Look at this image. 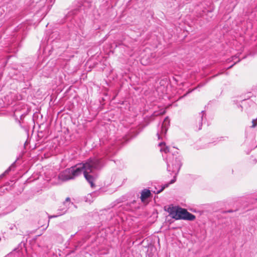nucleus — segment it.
Returning a JSON list of instances; mask_svg holds the SVG:
<instances>
[{"label": "nucleus", "instance_id": "nucleus-1", "mask_svg": "<svg viewBox=\"0 0 257 257\" xmlns=\"http://www.w3.org/2000/svg\"><path fill=\"white\" fill-rule=\"evenodd\" d=\"M167 211L170 215L176 220L184 219L192 221L195 219L194 215L187 211L186 209L179 207H169Z\"/></svg>", "mask_w": 257, "mask_h": 257}, {"label": "nucleus", "instance_id": "nucleus-2", "mask_svg": "<svg viewBox=\"0 0 257 257\" xmlns=\"http://www.w3.org/2000/svg\"><path fill=\"white\" fill-rule=\"evenodd\" d=\"M78 166L82 174L83 170L89 171V172L100 170L103 167V164L101 159L94 157L89 158L84 163Z\"/></svg>", "mask_w": 257, "mask_h": 257}, {"label": "nucleus", "instance_id": "nucleus-3", "mask_svg": "<svg viewBox=\"0 0 257 257\" xmlns=\"http://www.w3.org/2000/svg\"><path fill=\"white\" fill-rule=\"evenodd\" d=\"M81 174V169L79 168L78 165H77L61 172L58 175V179L65 182L74 179Z\"/></svg>", "mask_w": 257, "mask_h": 257}, {"label": "nucleus", "instance_id": "nucleus-4", "mask_svg": "<svg viewBox=\"0 0 257 257\" xmlns=\"http://www.w3.org/2000/svg\"><path fill=\"white\" fill-rule=\"evenodd\" d=\"M172 168H171L170 165L168 164V170L169 171H172L173 172H178L182 166V163L179 158H176L175 162L172 163Z\"/></svg>", "mask_w": 257, "mask_h": 257}, {"label": "nucleus", "instance_id": "nucleus-5", "mask_svg": "<svg viewBox=\"0 0 257 257\" xmlns=\"http://www.w3.org/2000/svg\"><path fill=\"white\" fill-rule=\"evenodd\" d=\"M82 172L83 173L84 178L87 180V181L90 184L91 187H95V185L93 182L96 178L93 175L90 174L91 172H89V171L83 170V171Z\"/></svg>", "mask_w": 257, "mask_h": 257}, {"label": "nucleus", "instance_id": "nucleus-6", "mask_svg": "<svg viewBox=\"0 0 257 257\" xmlns=\"http://www.w3.org/2000/svg\"><path fill=\"white\" fill-rule=\"evenodd\" d=\"M205 114V111L202 110L200 113H199L198 116L196 117V122L195 124L196 130L199 131L201 129L202 126L203 118Z\"/></svg>", "mask_w": 257, "mask_h": 257}, {"label": "nucleus", "instance_id": "nucleus-7", "mask_svg": "<svg viewBox=\"0 0 257 257\" xmlns=\"http://www.w3.org/2000/svg\"><path fill=\"white\" fill-rule=\"evenodd\" d=\"M151 195V193L150 190L145 189L141 192V199L142 202H144L145 200L150 197Z\"/></svg>", "mask_w": 257, "mask_h": 257}, {"label": "nucleus", "instance_id": "nucleus-8", "mask_svg": "<svg viewBox=\"0 0 257 257\" xmlns=\"http://www.w3.org/2000/svg\"><path fill=\"white\" fill-rule=\"evenodd\" d=\"M176 181V177H174V178L170 181L169 183L165 184L163 186H162V188L160 190H158L156 192V194H159L164 190L166 188L168 187L170 184L174 183Z\"/></svg>", "mask_w": 257, "mask_h": 257}, {"label": "nucleus", "instance_id": "nucleus-9", "mask_svg": "<svg viewBox=\"0 0 257 257\" xmlns=\"http://www.w3.org/2000/svg\"><path fill=\"white\" fill-rule=\"evenodd\" d=\"M161 151L164 152L165 153H167L169 152V148L168 147H165L161 149Z\"/></svg>", "mask_w": 257, "mask_h": 257}, {"label": "nucleus", "instance_id": "nucleus-10", "mask_svg": "<svg viewBox=\"0 0 257 257\" xmlns=\"http://www.w3.org/2000/svg\"><path fill=\"white\" fill-rule=\"evenodd\" d=\"M252 124L251 127H255L257 125V123L256 122V119H253L252 120Z\"/></svg>", "mask_w": 257, "mask_h": 257}, {"label": "nucleus", "instance_id": "nucleus-11", "mask_svg": "<svg viewBox=\"0 0 257 257\" xmlns=\"http://www.w3.org/2000/svg\"><path fill=\"white\" fill-rule=\"evenodd\" d=\"M67 202L70 203V198L69 197H67L65 199V201L63 202L64 204H65Z\"/></svg>", "mask_w": 257, "mask_h": 257}, {"label": "nucleus", "instance_id": "nucleus-12", "mask_svg": "<svg viewBox=\"0 0 257 257\" xmlns=\"http://www.w3.org/2000/svg\"><path fill=\"white\" fill-rule=\"evenodd\" d=\"M11 170V167H9L7 170L5 171V173L8 174Z\"/></svg>", "mask_w": 257, "mask_h": 257}, {"label": "nucleus", "instance_id": "nucleus-13", "mask_svg": "<svg viewBox=\"0 0 257 257\" xmlns=\"http://www.w3.org/2000/svg\"><path fill=\"white\" fill-rule=\"evenodd\" d=\"M240 61V60L239 59L236 62L234 63L233 65H232L231 66H230V67H229L228 68L229 69V68H231V67H232V66L233 65H234L237 62H238Z\"/></svg>", "mask_w": 257, "mask_h": 257}, {"label": "nucleus", "instance_id": "nucleus-14", "mask_svg": "<svg viewBox=\"0 0 257 257\" xmlns=\"http://www.w3.org/2000/svg\"><path fill=\"white\" fill-rule=\"evenodd\" d=\"M233 211L232 210H227L226 211H225L224 212L225 213H231V212H233Z\"/></svg>", "mask_w": 257, "mask_h": 257}, {"label": "nucleus", "instance_id": "nucleus-15", "mask_svg": "<svg viewBox=\"0 0 257 257\" xmlns=\"http://www.w3.org/2000/svg\"><path fill=\"white\" fill-rule=\"evenodd\" d=\"M165 113V110H163L162 111L160 112L159 113L161 115H163Z\"/></svg>", "mask_w": 257, "mask_h": 257}, {"label": "nucleus", "instance_id": "nucleus-16", "mask_svg": "<svg viewBox=\"0 0 257 257\" xmlns=\"http://www.w3.org/2000/svg\"><path fill=\"white\" fill-rule=\"evenodd\" d=\"M5 175H6V174L4 172L3 174H2V175H0V178H2V177H3Z\"/></svg>", "mask_w": 257, "mask_h": 257}, {"label": "nucleus", "instance_id": "nucleus-17", "mask_svg": "<svg viewBox=\"0 0 257 257\" xmlns=\"http://www.w3.org/2000/svg\"><path fill=\"white\" fill-rule=\"evenodd\" d=\"M168 120V117H166L165 119H164V122H166Z\"/></svg>", "mask_w": 257, "mask_h": 257}, {"label": "nucleus", "instance_id": "nucleus-18", "mask_svg": "<svg viewBox=\"0 0 257 257\" xmlns=\"http://www.w3.org/2000/svg\"><path fill=\"white\" fill-rule=\"evenodd\" d=\"M136 202V201L135 200H134V201H133L132 202H131L129 204V205H130L131 204H134V203H135Z\"/></svg>", "mask_w": 257, "mask_h": 257}, {"label": "nucleus", "instance_id": "nucleus-19", "mask_svg": "<svg viewBox=\"0 0 257 257\" xmlns=\"http://www.w3.org/2000/svg\"><path fill=\"white\" fill-rule=\"evenodd\" d=\"M191 91H192V90L191 91H189L188 92H187L185 95L184 96H186V95H187L188 93H189Z\"/></svg>", "mask_w": 257, "mask_h": 257}, {"label": "nucleus", "instance_id": "nucleus-20", "mask_svg": "<svg viewBox=\"0 0 257 257\" xmlns=\"http://www.w3.org/2000/svg\"><path fill=\"white\" fill-rule=\"evenodd\" d=\"M163 144H165V143H161L159 145H160V146H161Z\"/></svg>", "mask_w": 257, "mask_h": 257}, {"label": "nucleus", "instance_id": "nucleus-21", "mask_svg": "<svg viewBox=\"0 0 257 257\" xmlns=\"http://www.w3.org/2000/svg\"><path fill=\"white\" fill-rule=\"evenodd\" d=\"M157 135H158V138L159 139V138H160V135H159V133H157Z\"/></svg>", "mask_w": 257, "mask_h": 257}]
</instances>
